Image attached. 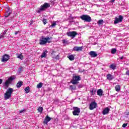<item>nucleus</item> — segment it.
Returning a JSON list of instances; mask_svg holds the SVG:
<instances>
[{"label":"nucleus","instance_id":"nucleus-1","mask_svg":"<svg viewBox=\"0 0 129 129\" xmlns=\"http://www.w3.org/2000/svg\"><path fill=\"white\" fill-rule=\"evenodd\" d=\"M47 43H52V37H41V38L40 39V45H46Z\"/></svg>","mask_w":129,"mask_h":129},{"label":"nucleus","instance_id":"nucleus-2","mask_svg":"<svg viewBox=\"0 0 129 129\" xmlns=\"http://www.w3.org/2000/svg\"><path fill=\"white\" fill-rule=\"evenodd\" d=\"M14 92V89L12 88H10L7 89L6 92L4 94V98L5 100L10 99L12 97V94Z\"/></svg>","mask_w":129,"mask_h":129},{"label":"nucleus","instance_id":"nucleus-3","mask_svg":"<svg viewBox=\"0 0 129 129\" xmlns=\"http://www.w3.org/2000/svg\"><path fill=\"white\" fill-rule=\"evenodd\" d=\"M48 8H50V4L45 3L43 5H41L40 7L38 9L37 13H40L43 12L45 11L46 9H48Z\"/></svg>","mask_w":129,"mask_h":129},{"label":"nucleus","instance_id":"nucleus-4","mask_svg":"<svg viewBox=\"0 0 129 129\" xmlns=\"http://www.w3.org/2000/svg\"><path fill=\"white\" fill-rule=\"evenodd\" d=\"M16 79V76H12L10 77L8 80H7L5 83L4 84V86L5 87H9V85L10 84L12 83L13 82V80H15Z\"/></svg>","mask_w":129,"mask_h":129},{"label":"nucleus","instance_id":"nucleus-5","mask_svg":"<svg viewBox=\"0 0 129 129\" xmlns=\"http://www.w3.org/2000/svg\"><path fill=\"white\" fill-rule=\"evenodd\" d=\"M80 19L85 22H90L91 21V17L89 15H83L80 16Z\"/></svg>","mask_w":129,"mask_h":129},{"label":"nucleus","instance_id":"nucleus-6","mask_svg":"<svg viewBox=\"0 0 129 129\" xmlns=\"http://www.w3.org/2000/svg\"><path fill=\"white\" fill-rule=\"evenodd\" d=\"M67 35L68 37L72 38V39H74L78 35V33L76 31H69L67 33Z\"/></svg>","mask_w":129,"mask_h":129},{"label":"nucleus","instance_id":"nucleus-7","mask_svg":"<svg viewBox=\"0 0 129 129\" xmlns=\"http://www.w3.org/2000/svg\"><path fill=\"white\" fill-rule=\"evenodd\" d=\"M81 79H80V76H75L73 77V79L71 81V82L74 84H78V82L80 81Z\"/></svg>","mask_w":129,"mask_h":129},{"label":"nucleus","instance_id":"nucleus-8","mask_svg":"<svg viewBox=\"0 0 129 129\" xmlns=\"http://www.w3.org/2000/svg\"><path fill=\"white\" fill-rule=\"evenodd\" d=\"M80 113V109L78 107H73V114L75 116H78Z\"/></svg>","mask_w":129,"mask_h":129},{"label":"nucleus","instance_id":"nucleus-9","mask_svg":"<svg viewBox=\"0 0 129 129\" xmlns=\"http://www.w3.org/2000/svg\"><path fill=\"white\" fill-rule=\"evenodd\" d=\"M122 20H123V17L121 15L119 16L118 18L115 17V20L114 21V24L116 25V24H118V23H121Z\"/></svg>","mask_w":129,"mask_h":129},{"label":"nucleus","instance_id":"nucleus-10","mask_svg":"<svg viewBox=\"0 0 129 129\" xmlns=\"http://www.w3.org/2000/svg\"><path fill=\"white\" fill-rule=\"evenodd\" d=\"M96 106H97V104L95 101L91 102L89 105V109L90 110H93L94 108H96Z\"/></svg>","mask_w":129,"mask_h":129},{"label":"nucleus","instance_id":"nucleus-11","mask_svg":"<svg viewBox=\"0 0 129 129\" xmlns=\"http://www.w3.org/2000/svg\"><path fill=\"white\" fill-rule=\"evenodd\" d=\"M6 12L5 13V18H8V17H9V16H10V15L12 14L13 11L9 7H7L6 9Z\"/></svg>","mask_w":129,"mask_h":129},{"label":"nucleus","instance_id":"nucleus-12","mask_svg":"<svg viewBox=\"0 0 129 129\" xmlns=\"http://www.w3.org/2000/svg\"><path fill=\"white\" fill-rule=\"evenodd\" d=\"M10 59V55L8 54H5L3 56L2 62H7Z\"/></svg>","mask_w":129,"mask_h":129},{"label":"nucleus","instance_id":"nucleus-13","mask_svg":"<svg viewBox=\"0 0 129 129\" xmlns=\"http://www.w3.org/2000/svg\"><path fill=\"white\" fill-rule=\"evenodd\" d=\"M51 119H52V118L49 117L48 115H46L43 121L44 124H48V122H49Z\"/></svg>","mask_w":129,"mask_h":129},{"label":"nucleus","instance_id":"nucleus-14","mask_svg":"<svg viewBox=\"0 0 129 129\" xmlns=\"http://www.w3.org/2000/svg\"><path fill=\"white\" fill-rule=\"evenodd\" d=\"M82 46H75L73 48V51H76V52H80L82 51Z\"/></svg>","mask_w":129,"mask_h":129},{"label":"nucleus","instance_id":"nucleus-15","mask_svg":"<svg viewBox=\"0 0 129 129\" xmlns=\"http://www.w3.org/2000/svg\"><path fill=\"white\" fill-rule=\"evenodd\" d=\"M89 55H90L91 57L92 58H95V57L97 56V53L96 51H91L89 52Z\"/></svg>","mask_w":129,"mask_h":129},{"label":"nucleus","instance_id":"nucleus-16","mask_svg":"<svg viewBox=\"0 0 129 129\" xmlns=\"http://www.w3.org/2000/svg\"><path fill=\"white\" fill-rule=\"evenodd\" d=\"M107 80H109V81H111V80H112V79H114V76L110 74H108L106 76Z\"/></svg>","mask_w":129,"mask_h":129},{"label":"nucleus","instance_id":"nucleus-17","mask_svg":"<svg viewBox=\"0 0 129 129\" xmlns=\"http://www.w3.org/2000/svg\"><path fill=\"white\" fill-rule=\"evenodd\" d=\"M109 110L110 109H109L108 107H106L102 111V113L103 114L105 115V114H107V113H108V112H109Z\"/></svg>","mask_w":129,"mask_h":129},{"label":"nucleus","instance_id":"nucleus-18","mask_svg":"<svg viewBox=\"0 0 129 129\" xmlns=\"http://www.w3.org/2000/svg\"><path fill=\"white\" fill-rule=\"evenodd\" d=\"M48 53V51L47 50H44L43 52L41 55V58H46L47 57V53Z\"/></svg>","mask_w":129,"mask_h":129},{"label":"nucleus","instance_id":"nucleus-19","mask_svg":"<svg viewBox=\"0 0 129 129\" xmlns=\"http://www.w3.org/2000/svg\"><path fill=\"white\" fill-rule=\"evenodd\" d=\"M7 34V30H5L3 33L0 34V39H4L5 38V36Z\"/></svg>","mask_w":129,"mask_h":129},{"label":"nucleus","instance_id":"nucleus-20","mask_svg":"<svg viewBox=\"0 0 129 129\" xmlns=\"http://www.w3.org/2000/svg\"><path fill=\"white\" fill-rule=\"evenodd\" d=\"M22 85H23V82L20 81L18 82V83L16 85V86L17 88H20V87H22Z\"/></svg>","mask_w":129,"mask_h":129},{"label":"nucleus","instance_id":"nucleus-21","mask_svg":"<svg viewBox=\"0 0 129 129\" xmlns=\"http://www.w3.org/2000/svg\"><path fill=\"white\" fill-rule=\"evenodd\" d=\"M115 89L117 92L120 91V86L119 85H117L115 86Z\"/></svg>","mask_w":129,"mask_h":129},{"label":"nucleus","instance_id":"nucleus-22","mask_svg":"<svg viewBox=\"0 0 129 129\" xmlns=\"http://www.w3.org/2000/svg\"><path fill=\"white\" fill-rule=\"evenodd\" d=\"M97 94L99 96H101V95H102V90L101 89L98 90L97 91Z\"/></svg>","mask_w":129,"mask_h":129},{"label":"nucleus","instance_id":"nucleus-23","mask_svg":"<svg viewBox=\"0 0 129 129\" xmlns=\"http://www.w3.org/2000/svg\"><path fill=\"white\" fill-rule=\"evenodd\" d=\"M68 57L69 58V60H70V61H73V60H74V55H69Z\"/></svg>","mask_w":129,"mask_h":129},{"label":"nucleus","instance_id":"nucleus-24","mask_svg":"<svg viewBox=\"0 0 129 129\" xmlns=\"http://www.w3.org/2000/svg\"><path fill=\"white\" fill-rule=\"evenodd\" d=\"M25 93H29L30 92V87L28 86L24 89Z\"/></svg>","mask_w":129,"mask_h":129},{"label":"nucleus","instance_id":"nucleus-25","mask_svg":"<svg viewBox=\"0 0 129 129\" xmlns=\"http://www.w3.org/2000/svg\"><path fill=\"white\" fill-rule=\"evenodd\" d=\"M57 21H53L51 23V27H52V28H54L55 27V26H56V25H57Z\"/></svg>","mask_w":129,"mask_h":129},{"label":"nucleus","instance_id":"nucleus-26","mask_svg":"<svg viewBox=\"0 0 129 129\" xmlns=\"http://www.w3.org/2000/svg\"><path fill=\"white\" fill-rule=\"evenodd\" d=\"M43 87V83H39L37 85V88H42Z\"/></svg>","mask_w":129,"mask_h":129},{"label":"nucleus","instance_id":"nucleus-27","mask_svg":"<svg viewBox=\"0 0 129 129\" xmlns=\"http://www.w3.org/2000/svg\"><path fill=\"white\" fill-rule=\"evenodd\" d=\"M114 2H115V0H111L108 2V5L109 6H112Z\"/></svg>","mask_w":129,"mask_h":129},{"label":"nucleus","instance_id":"nucleus-28","mask_svg":"<svg viewBox=\"0 0 129 129\" xmlns=\"http://www.w3.org/2000/svg\"><path fill=\"white\" fill-rule=\"evenodd\" d=\"M110 68H111V69L112 70H115V68H116V66L113 64H112L110 66Z\"/></svg>","mask_w":129,"mask_h":129},{"label":"nucleus","instance_id":"nucleus-29","mask_svg":"<svg viewBox=\"0 0 129 129\" xmlns=\"http://www.w3.org/2000/svg\"><path fill=\"white\" fill-rule=\"evenodd\" d=\"M96 92V90L95 89H93L92 90L90 91V93L91 94V95H94V94H95Z\"/></svg>","mask_w":129,"mask_h":129},{"label":"nucleus","instance_id":"nucleus-30","mask_svg":"<svg viewBox=\"0 0 129 129\" xmlns=\"http://www.w3.org/2000/svg\"><path fill=\"white\" fill-rule=\"evenodd\" d=\"M97 24L99 25H102V24H103V20L101 19V20H99L97 22Z\"/></svg>","mask_w":129,"mask_h":129},{"label":"nucleus","instance_id":"nucleus-31","mask_svg":"<svg viewBox=\"0 0 129 129\" xmlns=\"http://www.w3.org/2000/svg\"><path fill=\"white\" fill-rule=\"evenodd\" d=\"M111 54H115V53H116V49L112 48L111 50Z\"/></svg>","mask_w":129,"mask_h":129},{"label":"nucleus","instance_id":"nucleus-32","mask_svg":"<svg viewBox=\"0 0 129 129\" xmlns=\"http://www.w3.org/2000/svg\"><path fill=\"white\" fill-rule=\"evenodd\" d=\"M17 57L20 59L21 60H23L24 59V56H23L22 54H19Z\"/></svg>","mask_w":129,"mask_h":129},{"label":"nucleus","instance_id":"nucleus-33","mask_svg":"<svg viewBox=\"0 0 129 129\" xmlns=\"http://www.w3.org/2000/svg\"><path fill=\"white\" fill-rule=\"evenodd\" d=\"M38 112H40V113H42V112H43V107H39L38 108Z\"/></svg>","mask_w":129,"mask_h":129},{"label":"nucleus","instance_id":"nucleus-34","mask_svg":"<svg viewBox=\"0 0 129 129\" xmlns=\"http://www.w3.org/2000/svg\"><path fill=\"white\" fill-rule=\"evenodd\" d=\"M43 23L44 24V25H46V24H47V20L45 19H44L43 20Z\"/></svg>","mask_w":129,"mask_h":129},{"label":"nucleus","instance_id":"nucleus-35","mask_svg":"<svg viewBox=\"0 0 129 129\" xmlns=\"http://www.w3.org/2000/svg\"><path fill=\"white\" fill-rule=\"evenodd\" d=\"M59 55H57L56 56H55V57H54V59H55V60H59Z\"/></svg>","mask_w":129,"mask_h":129},{"label":"nucleus","instance_id":"nucleus-36","mask_svg":"<svg viewBox=\"0 0 129 129\" xmlns=\"http://www.w3.org/2000/svg\"><path fill=\"white\" fill-rule=\"evenodd\" d=\"M20 33H21V31H16L15 35H18V34H20Z\"/></svg>","mask_w":129,"mask_h":129},{"label":"nucleus","instance_id":"nucleus-37","mask_svg":"<svg viewBox=\"0 0 129 129\" xmlns=\"http://www.w3.org/2000/svg\"><path fill=\"white\" fill-rule=\"evenodd\" d=\"M22 70H23V68H20V69H19L18 71L19 73H21V72H22Z\"/></svg>","mask_w":129,"mask_h":129},{"label":"nucleus","instance_id":"nucleus-38","mask_svg":"<svg viewBox=\"0 0 129 129\" xmlns=\"http://www.w3.org/2000/svg\"><path fill=\"white\" fill-rule=\"evenodd\" d=\"M127 125V123H123L122 125V127H125Z\"/></svg>","mask_w":129,"mask_h":129},{"label":"nucleus","instance_id":"nucleus-39","mask_svg":"<svg viewBox=\"0 0 129 129\" xmlns=\"http://www.w3.org/2000/svg\"><path fill=\"white\" fill-rule=\"evenodd\" d=\"M70 87L72 90H75V88H74L73 86H70Z\"/></svg>","mask_w":129,"mask_h":129},{"label":"nucleus","instance_id":"nucleus-40","mask_svg":"<svg viewBox=\"0 0 129 129\" xmlns=\"http://www.w3.org/2000/svg\"><path fill=\"white\" fill-rule=\"evenodd\" d=\"M125 75L129 76V71H127L125 73Z\"/></svg>","mask_w":129,"mask_h":129},{"label":"nucleus","instance_id":"nucleus-41","mask_svg":"<svg viewBox=\"0 0 129 129\" xmlns=\"http://www.w3.org/2000/svg\"><path fill=\"white\" fill-rule=\"evenodd\" d=\"M67 40H63V44H66V43H67Z\"/></svg>","mask_w":129,"mask_h":129},{"label":"nucleus","instance_id":"nucleus-42","mask_svg":"<svg viewBox=\"0 0 129 129\" xmlns=\"http://www.w3.org/2000/svg\"><path fill=\"white\" fill-rule=\"evenodd\" d=\"M119 58V59H120V60H122V59H123V58H124V56H120Z\"/></svg>","mask_w":129,"mask_h":129},{"label":"nucleus","instance_id":"nucleus-43","mask_svg":"<svg viewBox=\"0 0 129 129\" xmlns=\"http://www.w3.org/2000/svg\"><path fill=\"white\" fill-rule=\"evenodd\" d=\"M25 112V110H22L20 111V113H22L23 112Z\"/></svg>","mask_w":129,"mask_h":129},{"label":"nucleus","instance_id":"nucleus-44","mask_svg":"<svg viewBox=\"0 0 129 129\" xmlns=\"http://www.w3.org/2000/svg\"><path fill=\"white\" fill-rule=\"evenodd\" d=\"M3 83V80L0 79V84H2Z\"/></svg>","mask_w":129,"mask_h":129},{"label":"nucleus","instance_id":"nucleus-45","mask_svg":"<svg viewBox=\"0 0 129 129\" xmlns=\"http://www.w3.org/2000/svg\"><path fill=\"white\" fill-rule=\"evenodd\" d=\"M54 53H55V51H52V53L51 54H53Z\"/></svg>","mask_w":129,"mask_h":129},{"label":"nucleus","instance_id":"nucleus-46","mask_svg":"<svg viewBox=\"0 0 129 129\" xmlns=\"http://www.w3.org/2000/svg\"><path fill=\"white\" fill-rule=\"evenodd\" d=\"M71 19H72V20H73L74 19V17H71Z\"/></svg>","mask_w":129,"mask_h":129},{"label":"nucleus","instance_id":"nucleus-47","mask_svg":"<svg viewBox=\"0 0 129 129\" xmlns=\"http://www.w3.org/2000/svg\"><path fill=\"white\" fill-rule=\"evenodd\" d=\"M12 18H14V16Z\"/></svg>","mask_w":129,"mask_h":129},{"label":"nucleus","instance_id":"nucleus-48","mask_svg":"<svg viewBox=\"0 0 129 129\" xmlns=\"http://www.w3.org/2000/svg\"><path fill=\"white\" fill-rule=\"evenodd\" d=\"M101 1H103V0H101Z\"/></svg>","mask_w":129,"mask_h":129}]
</instances>
